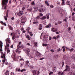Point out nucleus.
Masks as SVG:
<instances>
[{"instance_id": "f257e3e1", "label": "nucleus", "mask_w": 75, "mask_h": 75, "mask_svg": "<svg viewBox=\"0 0 75 75\" xmlns=\"http://www.w3.org/2000/svg\"><path fill=\"white\" fill-rule=\"evenodd\" d=\"M2 48H3V42L1 41H0V52L1 53V58H4V59H6V55L5 54H3V52H2L3 51V50H2Z\"/></svg>"}, {"instance_id": "f03ea898", "label": "nucleus", "mask_w": 75, "mask_h": 75, "mask_svg": "<svg viewBox=\"0 0 75 75\" xmlns=\"http://www.w3.org/2000/svg\"><path fill=\"white\" fill-rule=\"evenodd\" d=\"M8 0H2V6H5L4 9L6 10L7 7V4L8 3Z\"/></svg>"}, {"instance_id": "7ed1b4c3", "label": "nucleus", "mask_w": 75, "mask_h": 75, "mask_svg": "<svg viewBox=\"0 0 75 75\" xmlns=\"http://www.w3.org/2000/svg\"><path fill=\"white\" fill-rule=\"evenodd\" d=\"M34 10H33L32 8H30V9H28L27 10V11H30L31 12V11H33L34 13H35L38 10V8L37 6H34Z\"/></svg>"}, {"instance_id": "20e7f679", "label": "nucleus", "mask_w": 75, "mask_h": 75, "mask_svg": "<svg viewBox=\"0 0 75 75\" xmlns=\"http://www.w3.org/2000/svg\"><path fill=\"white\" fill-rule=\"evenodd\" d=\"M21 42H19L17 46V49L18 50H22V49L24 50L23 48H24V46L23 45H21Z\"/></svg>"}, {"instance_id": "39448f33", "label": "nucleus", "mask_w": 75, "mask_h": 75, "mask_svg": "<svg viewBox=\"0 0 75 75\" xmlns=\"http://www.w3.org/2000/svg\"><path fill=\"white\" fill-rule=\"evenodd\" d=\"M5 41L6 44V46L7 47H9L10 46V45L7 44H8H8L11 43V41H10V38H7L6 40Z\"/></svg>"}, {"instance_id": "423d86ee", "label": "nucleus", "mask_w": 75, "mask_h": 75, "mask_svg": "<svg viewBox=\"0 0 75 75\" xmlns=\"http://www.w3.org/2000/svg\"><path fill=\"white\" fill-rule=\"evenodd\" d=\"M61 16L62 18H65L63 19V21L65 22H67V20H68V18L65 17V15H64L62 13L61 14Z\"/></svg>"}, {"instance_id": "0eeeda50", "label": "nucleus", "mask_w": 75, "mask_h": 75, "mask_svg": "<svg viewBox=\"0 0 75 75\" xmlns=\"http://www.w3.org/2000/svg\"><path fill=\"white\" fill-rule=\"evenodd\" d=\"M12 57V58H13L14 61H17V58L19 57L18 56H17L16 57V53H14L13 54H12L11 55Z\"/></svg>"}, {"instance_id": "6e6552de", "label": "nucleus", "mask_w": 75, "mask_h": 75, "mask_svg": "<svg viewBox=\"0 0 75 75\" xmlns=\"http://www.w3.org/2000/svg\"><path fill=\"white\" fill-rule=\"evenodd\" d=\"M23 12V11H21L19 13H15V15L16 16H21L23 14V13H22Z\"/></svg>"}, {"instance_id": "1a4fd4ad", "label": "nucleus", "mask_w": 75, "mask_h": 75, "mask_svg": "<svg viewBox=\"0 0 75 75\" xmlns=\"http://www.w3.org/2000/svg\"><path fill=\"white\" fill-rule=\"evenodd\" d=\"M39 73L40 72L38 71L33 70V73L35 75H39Z\"/></svg>"}, {"instance_id": "9d476101", "label": "nucleus", "mask_w": 75, "mask_h": 75, "mask_svg": "<svg viewBox=\"0 0 75 75\" xmlns=\"http://www.w3.org/2000/svg\"><path fill=\"white\" fill-rule=\"evenodd\" d=\"M6 50H7V54H8V53H9V52H10V50L8 49V47H7V46H6L5 48V50L6 51Z\"/></svg>"}, {"instance_id": "9b49d317", "label": "nucleus", "mask_w": 75, "mask_h": 75, "mask_svg": "<svg viewBox=\"0 0 75 75\" xmlns=\"http://www.w3.org/2000/svg\"><path fill=\"white\" fill-rule=\"evenodd\" d=\"M25 51L26 53H27V54H29L30 51V49L26 48L25 49Z\"/></svg>"}, {"instance_id": "f8f14e48", "label": "nucleus", "mask_w": 75, "mask_h": 75, "mask_svg": "<svg viewBox=\"0 0 75 75\" xmlns=\"http://www.w3.org/2000/svg\"><path fill=\"white\" fill-rule=\"evenodd\" d=\"M45 10V9L44 8H41V9H40L39 10V11L41 13H43Z\"/></svg>"}, {"instance_id": "ddd939ff", "label": "nucleus", "mask_w": 75, "mask_h": 75, "mask_svg": "<svg viewBox=\"0 0 75 75\" xmlns=\"http://www.w3.org/2000/svg\"><path fill=\"white\" fill-rule=\"evenodd\" d=\"M38 54H37V56L38 58H41V54L38 52Z\"/></svg>"}, {"instance_id": "4468645a", "label": "nucleus", "mask_w": 75, "mask_h": 75, "mask_svg": "<svg viewBox=\"0 0 75 75\" xmlns=\"http://www.w3.org/2000/svg\"><path fill=\"white\" fill-rule=\"evenodd\" d=\"M57 28H53L52 29V31L53 32H55V31H57Z\"/></svg>"}, {"instance_id": "2eb2a0df", "label": "nucleus", "mask_w": 75, "mask_h": 75, "mask_svg": "<svg viewBox=\"0 0 75 75\" xmlns=\"http://www.w3.org/2000/svg\"><path fill=\"white\" fill-rule=\"evenodd\" d=\"M51 27V24L49 23V24L45 26L46 28H50Z\"/></svg>"}, {"instance_id": "dca6fc26", "label": "nucleus", "mask_w": 75, "mask_h": 75, "mask_svg": "<svg viewBox=\"0 0 75 75\" xmlns=\"http://www.w3.org/2000/svg\"><path fill=\"white\" fill-rule=\"evenodd\" d=\"M42 25L41 24L39 25V29L40 30H42Z\"/></svg>"}, {"instance_id": "f3484780", "label": "nucleus", "mask_w": 75, "mask_h": 75, "mask_svg": "<svg viewBox=\"0 0 75 75\" xmlns=\"http://www.w3.org/2000/svg\"><path fill=\"white\" fill-rule=\"evenodd\" d=\"M16 33H17V34H20V30L18 29H17L16 30Z\"/></svg>"}, {"instance_id": "a211bd4d", "label": "nucleus", "mask_w": 75, "mask_h": 75, "mask_svg": "<svg viewBox=\"0 0 75 75\" xmlns=\"http://www.w3.org/2000/svg\"><path fill=\"white\" fill-rule=\"evenodd\" d=\"M66 69H67L68 71H70V67H69L68 65H66Z\"/></svg>"}, {"instance_id": "6ab92c4d", "label": "nucleus", "mask_w": 75, "mask_h": 75, "mask_svg": "<svg viewBox=\"0 0 75 75\" xmlns=\"http://www.w3.org/2000/svg\"><path fill=\"white\" fill-rule=\"evenodd\" d=\"M39 22H38V21H37V20H36L35 21H34L33 22V24H38L39 23Z\"/></svg>"}, {"instance_id": "aec40b11", "label": "nucleus", "mask_w": 75, "mask_h": 75, "mask_svg": "<svg viewBox=\"0 0 75 75\" xmlns=\"http://www.w3.org/2000/svg\"><path fill=\"white\" fill-rule=\"evenodd\" d=\"M30 58H35V55H31L30 56Z\"/></svg>"}, {"instance_id": "412c9836", "label": "nucleus", "mask_w": 75, "mask_h": 75, "mask_svg": "<svg viewBox=\"0 0 75 75\" xmlns=\"http://www.w3.org/2000/svg\"><path fill=\"white\" fill-rule=\"evenodd\" d=\"M63 58L64 59V60H66L67 59H68V56L65 55L63 57Z\"/></svg>"}, {"instance_id": "4be33fe9", "label": "nucleus", "mask_w": 75, "mask_h": 75, "mask_svg": "<svg viewBox=\"0 0 75 75\" xmlns=\"http://www.w3.org/2000/svg\"><path fill=\"white\" fill-rule=\"evenodd\" d=\"M50 14L49 13H47L46 14V18L47 19H49V18H50V16H50Z\"/></svg>"}, {"instance_id": "5701e85b", "label": "nucleus", "mask_w": 75, "mask_h": 75, "mask_svg": "<svg viewBox=\"0 0 75 75\" xmlns=\"http://www.w3.org/2000/svg\"><path fill=\"white\" fill-rule=\"evenodd\" d=\"M9 75V71L8 70H6L5 73V75Z\"/></svg>"}, {"instance_id": "b1692460", "label": "nucleus", "mask_w": 75, "mask_h": 75, "mask_svg": "<svg viewBox=\"0 0 75 75\" xmlns=\"http://www.w3.org/2000/svg\"><path fill=\"white\" fill-rule=\"evenodd\" d=\"M26 38H28V40H30V39H31V38L30 37V36L28 35H27L26 36Z\"/></svg>"}, {"instance_id": "393cba45", "label": "nucleus", "mask_w": 75, "mask_h": 75, "mask_svg": "<svg viewBox=\"0 0 75 75\" xmlns=\"http://www.w3.org/2000/svg\"><path fill=\"white\" fill-rule=\"evenodd\" d=\"M71 68L73 69H75V66L74 64H73L71 66Z\"/></svg>"}, {"instance_id": "a878e982", "label": "nucleus", "mask_w": 75, "mask_h": 75, "mask_svg": "<svg viewBox=\"0 0 75 75\" xmlns=\"http://www.w3.org/2000/svg\"><path fill=\"white\" fill-rule=\"evenodd\" d=\"M25 19V17L24 16H22L21 17L22 20H24Z\"/></svg>"}, {"instance_id": "bb28decb", "label": "nucleus", "mask_w": 75, "mask_h": 75, "mask_svg": "<svg viewBox=\"0 0 75 75\" xmlns=\"http://www.w3.org/2000/svg\"><path fill=\"white\" fill-rule=\"evenodd\" d=\"M31 6H34H34H35V3H34V1H33L32 2H31Z\"/></svg>"}, {"instance_id": "cd10ccee", "label": "nucleus", "mask_w": 75, "mask_h": 75, "mask_svg": "<svg viewBox=\"0 0 75 75\" xmlns=\"http://www.w3.org/2000/svg\"><path fill=\"white\" fill-rule=\"evenodd\" d=\"M0 23L2 24H3V25H4L5 26H6L7 25H6V24L4 23H3V22L1 21L0 22Z\"/></svg>"}, {"instance_id": "c85d7f7f", "label": "nucleus", "mask_w": 75, "mask_h": 75, "mask_svg": "<svg viewBox=\"0 0 75 75\" xmlns=\"http://www.w3.org/2000/svg\"><path fill=\"white\" fill-rule=\"evenodd\" d=\"M30 29H31V28H30V27H28L27 28L26 30V31H27V32H28V31H30Z\"/></svg>"}, {"instance_id": "c756f323", "label": "nucleus", "mask_w": 75, "mask_h": 75, "mask_svg": "<svg viewBox=\"0 0 75 75\" xmlns=\"http://www.w3.org/2000/svg\"><path fill=\"white\" fill-rule=\"evenodd\" d=\"M40 19V17L39 16H38L36 17V20H39Z\"/></svg>"}, {"instance_id": "7c9ffc66", "label": "nucleus", "mask_w": 75, "mask_h": 75, "mask_svg": "<svg viewBox=\"0 0 75 75\" xmlns=\"http://www.w3.org/2000/svg\"><path fill=\"white\" fill-rule=\"evenodd\" d=\"M29 67V66L28 65V64H26L25 65V68H27L28 67Z\"/></svg>"}, {"instance_id": "2f4dec72", "label": "nucleus", "mask_w": 75, "mask_h": 75, "mask_svg": "<svg viewBox=\"0 0 75 75\" xmlns=\"http://www.w3.org/2000/svg\"><path fill=\"white\" fill-rule=\"evenodd\" d=\"M41 19L42 20H44L45 19H46V16H42V18Z\"/></svg>"}, {"instance_id": "473e14b6", "label": "nucleus", "mask_w": 75, "mask_h": 75, "mask_svg": "<svg viewBox=\"0 0 75 75\" xmlns=\"http://www.w3.org/2000/svg\"><path fill=\"white\" fill-rule=\"evenodd\" d=\"M16 71L17 72L18 71V72H20L21 71L20 69H18L17 68L16 69Z\"/></svg>"}, {"instance_id": "72a5a7b5", "label": "nucleus", "mask_w": 75, "mask_h": 75, "mask_svg": "<svg viewBox=\"0 0 75 75\" xmlns=\"http://www.w3.org/2000/svg\"><path fill=\"white\" fill-rule=\"evenodd\" d=\"M38 43L37 42H35L34 45L35 47H37V46Z\"/></svg>"}, {"instance_id": "f704fd0d", "label": "nucleus", "mask_w": 75, "mask_h": 75, "mask_svg": "<svg viewBox=\"0 0 75 75\" xmlns=\"http://www.w3.org/2000/svg\"><path fill=\"white\" fill-rule=\"evenodd\" d=\"M65 27L66 28L68 27V23H65Z\"/></svg>"}, {"instance_id": "c9c22d12", "label": "nucleus", "mask_w": 75, "mask_h": 75, "mask_svg": "<svg viewBox=\"0 0 75 75\" xmlns=\"http://www.w3.org/2000/svg\"><path fill=\"white\" fill-rule=\"evenodd\" d=\"M8 27L10 30H13V28H12V27H11V26H10V25H9Z\"/></svg>"}, {"instance_id": "e433bc0d", "label": "nucleus", "mask_w": 75, "mask_h": 75, "mask_svg": "<svg viewBox=\"0 0 75 75\" xmlns=\"http://www.w3.org/2000/svg\"><path fill=\"white\" fill-rule=\"evenodd\" d=\"M44 37H45V38H48V36L47 35H46L44 36Z\"/></svg>"}, {"instance_id": "4c0bfd02", "label": "nucleus", "mask_w": 75, "mask_h": 75, "mask_svg": "<svg viewBox=\"0 0 75 75\" xmlns=\"http://www.w3.org/2000/svg\"><path fill=\"white\" fill-rule=\"evenodd\" d=\"M41 8H45V7H44V6L41 5L40 6Z\"/></svg>"}, {"instance_id": "58836bf2", "label": "nucleus", "mask_w": 75, "mask_h": 75, "mask_svg": "<svg viewBox=\"0 0 75 75\" xmlns=\"http://www.w3.org/2000/svg\"><path fill=\"white\" fill-rule=\"evenodd\" d=\"M72 47L73 48H75V43H73L72 45Z\"/></svg>"}, {"instance_id": "ea45409f", "label": "nucleus", "mask_w": 75, "mask_h": 75, "mask_svg": "<svg viewBox=\"0 0 75 75\" xmlns=\"http://www.w3.org/2000/svg\"><path fill=\"white\" fill-rule=\"evenodd\" d=\"M72 20L73 21H75V16H73L72 17Z\"/></svg>"}, {"instance_id": "a19ab883", "label": "nucleus", "mask_w": 75, "mask_h": 75, "mask_svg": "<svg viewBox=\"0 0 75 75\" xmlns=\"http://www.w3.org/2000/svg\"><path fill=\"white\" fill-rule=\"evenodd\" d=\"M62 6H64V5H65V1H63L62 2Z\"/></svg>"}, {"instance_id": "79ce46f5", "label": "nucleus", "mask_w": 75, "mask_h": 75, "mask_svg": "<svg viewBox=\"0 0 75 75\" xmlns=\"http://www.w3.org/2000/svg\"><path fill=\"white\" fill-rule=\"evenodd\" d=\"M73 73V72L72 71H70V72L69 73V75H72V74Z\"/></svg>"}, {"instance_id": "37998d69", "label": "nucleus", "mask_w": 75, "mask_h": 75, "mask_svg": "<svg viewBox=\"0 0 75 75\" xmlns=\"http://www.w3.org/2000/svg\"><path fill=\"white\" fill-rule=\"evenodd\" d=\"M53 74V72L52 71H50V72H49V75H51V74Z\"/></svg>"}, {"instance_id": "c03bdc74", "label": "nucleus", "mask_w": 75, "mask_h": 75, "mask_svg": "<svg viewBox=\"0 0 75 75\" xmlns=\"http://www.w3.org/2000/svg\"><path fill=\"white\" fill-rule=\"evenodd\" d=\"M74 49L73 48H72L71 49H69V51H70V52H72L73 51H74Z\"/></svg>"}, {"instance_id": "a18cd8bd", "label": "nucleus", "mask_w": 75, "mask_h": 75, "mask_svg": "<svg viewBox=\"0 0 75 75\" xmlns=\"http://www.w3.org/2000/svg\"><path fill=\"white\" fill-rule=\"evenodd\" d=\"M20 20H18V21H17L16 22V23L18 24H19V23H20Z\"/></svg>"}, {"instance_id": "49530a36", "label": "nucleus", "mask_w": 75, "mask_h": 75, "mask_svg": "<svg viewBox=\"0 0 75 75\" xmlns=\"http://www.w3.org/2000/svg\"><path fill=\"white\" fill-rule=\"evenodd\" d=\"M64 64H65V62H62V67H64Z\"/></svg>"}, {"instance_id": "de8ad7c7", "label": "nucleus", "mask_w": 75, "mask_h": 75, "mask_svg": "<svg viewBox=\"0 0 75 75\" xmlns=\"http://www.w3.org/2000/svg\"><path fill=\"white\" fill-rule=\"evenodd\" d=\"M15 38H16V37H15V36L13 35V36L12 37L13 40H14V39H15Z\"/></svg>"}, {"instance_id": "09e8293b", "label": "nucleus", "mask_w": 75, "mask_h": 75, "mask_svg": "<svg viewBox=\"0 0 75 75\" xmlns=\"http://www.w3.org/2000/svg\"><path fill=\"white\" fill-rule=\"evenodd\" d=\"M16 53H17V52L19 53V51L18 50V49H17L16 50Z\"/></svg>"}, {"instance_id": "8fccbe9b", "label": "nucleus", "mask_w": 75, "mask_h": 75, "mask_svg": "<svg viewBox=\"0 0 75 75\" xmlns=\"http://www.w3.org/2000/svg\"><path fill=\"white\" fill-rule=\"evenodd\" d=\"M71 30V27H69L68 29V31H70V30Z\"/></svg>"}, {"instance_id": "3c124183", "label": "nucleus", "mask_w": 75, "mask_h": 75, "mask_svg": "<svg viewBox=\"0 0 75 75\" xmlns=\"http://www.w3.org/2000/svg\"><path fill=\"white\" fill-rule=\"evenodd\" d=\"M29 7V5H25L26 8H28Z\"/></svg>"}, {"instance_id": "603ef678", "label": "nucleus", "mask_w": 75, "mask_h": 75, "mask_svg": "<svg viewBox=\"0 0 75 75\" xmlns=\"http://www.w3.org/2000/svg\"><path fill=\"white\" fill-rule=\"evenodd\" d=\"M4 17L5 20H7V17L6 16H5Z\"/></svg>"}, {"instance_id": "864d4df0", "label": "nucleus", "mask_w": 75, "mask_h": 75, "mask_svg": "<svg viewBox=\"0 0 75 75\" xmlns=\"http://www.w3.org/2000/svg\"><path fill=\"white\" fill-rule=\"evenodd\" d=\"M57 52H59V51H60V48H59V49L57 50Z\"/></svg>"}, {"instance_id": "5fc2aeb1", "label": "nucleus", "mask_w": 75, "mask_h": 75, "mask_svg": "<svg viewBox=\"0 0 75 75\" xmlns=\"http://www.w3.org/2000/svg\"><path fill=\"white\" fill-rule=\"evenodd\" d=\"M25 9V7H23L22 10V11H23V10H24Z\"/></svg>"}, {"instance_id": "6e6d98bb", "label": "nucleus", "mask_w": 75, "mask_h": 75, "mask_svg": "<svg viewBox=\"0 0 75 75\" xmlns=\"http://www.w3.org/2000/svg\"><path fill=\"white\" fill-rule=\"evenodd\" d=\"M25 63H26V64H29V61H28V60L26 61L25 62Z\"/></svg>"}, {"instance_id": "4d7b16f0", "label": "nucleus", "mask_w": 75, "mask_h": 75, "mask_svg": "<svg viewBox=\"0 0 75 75\" xmlns=\"http://www.w3.org/2000/svg\"><path fill=\"white\" fill-rule=\"evenodd\" d=\"M50 7L51 8H53L54 7V6L52 5H50Z\"/></svg>"}, {"instance_id": "13d9d810", "label": "nucleus", "mask_w": 75, "mask_h": 75, "mask_svg": "<svg viewBox=\"0 0 75 75\" xmlns=\"http://www.w3.org/2000/svg\"><path fill=\"white\" fill-rule=\"evenodd\" d=\"M61 72L59 71L58 73V75H61Z\"/></svg>"}, {"instance_id": "bf43d9fd", "label": "nucleus", "mask_w": 75, "mask_h": 75, "mask_svg": "<svg viewBox=\"0 0 75 75\" xmlns=\"http://www.w3.org/2000/svg\"><path fill=\"white\" fill-rule=\"evenodd\" d=\"M11 75H14V73L13 72H12L11 74Z\"/></svg>"}, {"instance_id": "052dcab7", "label": "nucleus", "mask_w": 75, "mask_h": 75, "mask_svg": "<svg viewBox=\"0 0 75 75\" xmlns=\"http://www.w3.org/2000/svg\"><path fill=\"white\" fill-rule=\"evenodd\" d=\"M61 23H62V21H59L58 22V24H61Z\"/></svg>"}, {"instance_id": "680f3d73", "label": "nucleus", "mask_w": 75, "mask_h": 75, "mask_svg": "<svg viewBox=\"0 0 75 75\" xmlns=\"http://www.w3.org/2000/svg\"><path fill=\"white\" fill-rule=\"evenodd\" d=\"M64 72H64V71L63 72H62V73H61V75H62L63 74H64Z\"/></svg>"}, {"instance_id": "e2e57ef3", "label": "nucleus", "mask_w": 75, "mask_h": 75, "mask_svg": "<svg viewBox=\"0 0 75 75\" xmlns=\"http://www.w3.org/2000/svg\"><path fill=\"white\" fill-rule=\"evenodd\" d=\"M20 61H24V59H23V58H21L20 59Z\"/></svg>"}, {"instance_id": "0e129e2a", "label": "nucleus", "mask_w": 75, "mask_h": 75, "mask_svg": "<svg viewBox=\"0 0 75 75\" xmlns=\"http://www.w3.org/2000/svg\"><path fill=\"white\" fill-rule=\"evenodd\" d=\"M53 39L56 40H57V38H56L55 37H53Z\"/></svg>"}, {"instance_id": "69168bd1", "label": "nucleus", "mask_w": 75, "mask_h": 75, "mask_svg": "<svg viewBox=\"0 0 75 75\" xmlns=\"http://www.w3.org/2000/svg\"><path fill=\"white\" fill-rule=\"evenodd\" d=\"M11 20H14V18L13 17H12L11 18Z\"/></svg>"}, {"instance_id": "338daca9", "label": "nucleus", "mask_w": 75, "mask_h": 75, "mask_svg": "<svg viewBox=\"0 0 75 75\" xmlns=\"http://www.w3.org/2000/svg\"><path fill=\"white\" fill-rule=\"evenodd\" d=\"M11 48H13V45H12L11 46Z\"/></svg>"}, {"instance_id": "774afa93", "label": "nucleus", "mask_w": 75, "mask_h": 75, "mask_svg": "<svg viewBox=\"0 0 75 75\" xmlns=\"http://www.w3.org/2000/svg\"><path fill=\"white\" fill-rule=\"evenodd\" d=\"M59 38V35L57 36V38Z\"/></svg>"}]
</instances>
